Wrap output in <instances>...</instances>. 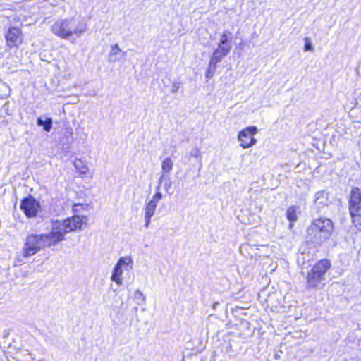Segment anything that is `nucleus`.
<instances>
[{
    "label": "nucleus",
    "instance_id": "nucleus-1",
    "mask_svg": "<svg viewBox=\"0 0 361 361\" xmlns=\"http://www.w3.org/2000/svg\"><path fill=\"white\" fill-rule=\"evenodd\" d=\"M88 218L85 216L75 215L63 221L52 224L51 231L46 234H29L24 243L23 255L25 257L32 256L45 247L56 245L64 240L65 234L82 229L87 225Z\"/></svg>",
    "mask_w": 361,
    "mask_h": 361
},
{
    "label": "nucleus",
    "instance_id": "nucleus-2",
    "mask_svg": "<svg viewBox=\"0 0 361 361\" xmlns=\"http://www.w3.org/2000/svg\"><path fill=\"white\" fill-rule=\"evenodd\" d=\"M87 29V24L77 18H67L55 22L51 32L59 37L67 39L72 35L80 37Z\"/></svg>",
    "mask_w": 361,
    "mask_h": 361
},
{
    "label": "nucleus",
    "instance_id": "nucleus-3",
    "mask_svg": "<svg viewBox=\"0 0 361 361\" xmlns=\"http://www.w3.org/2000/svg\"><path fill=\"white\" fill-rule=\"evenodd\" d=\"M231 32L229 30H225L221 35L218 47L214 51L210 59V65H216L223 58L227 56L231 50Z\"/></svg>",
    "mask_w": 361,
    "mask_h": 361
},
{
    "label": "nucleus",
    "instance_id": "nucleus-4",
    "mask_svg": "<svg viewBox=\"0 0 361 361\" xmlns=\"http://www.w3.org/2000/svg\"><path fill=\"white\" fill-rule=\"evenodd\" d=\"M331 266L328 260L323 259L319 261L308 273L307 276V283L311 288H317L324 280V275Z\"/></svg>",
    "mask_w": 361,
    "mask_h": 361
},
{
    "label": "nucleus",
    "instance_id": "nucleus-5",
    "mask_svg": "<svg viewBox=\"0 0 361 361\" xmlns=\"http://www.w3.org/2000/svg\"><path fill=\"white\" fill-rule=\"evenodd\" d=\"M310 229L319 235L320 242H324L331 235L334 231V224L329 219L319 218L312 222Z\"/></svg>",
    "mask_w": 361,
    "mask_h": 361
},
{
    "label": "nucleus",
    "instance_id": "nucleus-6",
    "mask_svg": "<svg viewBox=\"0 0 361 361\" xmlns=\"http://www.w3.org/2000/svg\"><path fill=\"white\" fill-rule=\"evenodd\" d=\"M133 260L130 257H123L119 259L115 265L111 274V279L118 285L122 284L121 275L124 270H128V267H133Z\"/></svg>",
    "mask_w": 361,
    "mask_h": 361
},
{
    "label": "nucleus",
    "instance_id": "nucleus-7",
    "mask_svg": "<svg viewBox=\"0 0 361 361\" xmlns=\"http://www.w3.org/2000/svg\"><path fill=\"white\" fill-rule=\"evenodd\" d=\"M257 132V129L255 126H249L240 131L238 136L240 145L244 149L255 145L257 140L253 136Z\"/></svg>",
    "mask_w": 361,
    "mask_h": 361
},
{
    "label": "nucleus",
    "instance_id": "nucleus-8",
    "mask_svg": "<svg viewBox=\"0 0 361 361\" xmlns=\"http://www.w3.org/2000/svg\"><path fill=\"white\" fill-rule=\"evenodd\" d=\"M5 38L8 47H18L23 42L24 35L20 28L11 27L6 34Z\"/></svg>",
    "mask_w": 361,
    "mask_h": 361
},
{
    "label": "nucleus",
    "instance_id": "nucleus-9",
    "mask_svg": "<svg viewBox=\"0 0 361 361\" xmlns=\"http://www.w3.org/2000/svg\"><path fill=\"white\" fill-rule=\"evenodd\" d=\"M39 207V203L32 197L25 198L23 200L20 208L27 217H34L37 215Z\"/></svg>",
    "mask_w": 361,
    "mask_h": 361
},
{
    "label": "nucleus",
    "instance_id": "nucleus-10",
    "mask_svg": "<svg viewBox=\"0 0 361 361\" xmlns=\"http://www.w3.org/2000/svg\"><path fill=\"white\" fill-rule=\"evenodd\" d=\"M156 207H157V204H155L154 201H151V200L146 205V207L145 209V226L146 228L149 227V225L150 223V219L154 215Z\"/></svg>",
    "mask_w": 361,
    "mask_h": 361
},
{
    "label": "nucleus",
    "instance_id": "nucleus-11",
    "mask_svg": "<svg viewBox=\"0 0 361 361\" xmlns=\"http://www.w3.org/2000/svg\"><path fill=\"white\" fill-rule=\"evenodd\" d=\"M349 209L353 222L355 226L361 225V204L350 206Z\"/></svg>",
    "mask_w": 361,
    "mask_h": 361
},
{
    "label": "nucleus",
    "instance_id": "nucleus-12",
    "mask_svg": "<svg viewBox=\"0 0 361 361\" xmlns=\"http://www.w3.org/2000/svg\"><path fill=\"white\" fill-rule=\"evenodd\" d=\"M349 204L350 206L361 204V192L357 187L351 190Z\"/></svg>",
    "mask_w": 361,
    "mask_h": 361
},
{
    "label": "nucleus",
    "instance_id": "nucleus-13",
    "mask_svg": "<svg viewBox=\"0 0 361 361\" xmlns=\"http://www.w3.org/2000/svg\"><path fill=\"white\" fill-rule=\"evenodd\" d=\"M73 165L78 172L81 175H86L89 172L87 165L80 159H75L73 161Z\"/></svg>",
    "mask_w": 361,
    "mask_h": 361
},
{
    "label": "nucleus",
    "instance_id": "nucleus-14",
    "mask_svg": "<svg viewBox=\"0 0 361 361\" xmlns=\"http://www.w3.org/2000/svg\"><path fill=\"white\" fill-rule=\"evenodd\" d=\"M173 167V161L171 158H166L161 162L162 176L170 173Z\"/></svg>",
    "mask_w": 361,
    "mask_h": 361
},
{
    "label": "nucleus",
    "instance_id": "nucleus-15",
    "mask_svg": "<svg viewBox=\"0 0 361 361\" xmlns=\"http://www.w3.org/2000/svg\"><path fill=\"white\" fill-rule=\"evenodd\" d=\"M286 216H287L288 219L291 222L290 224V228H292L293 227L292 223L294 221H296L298 219V214H297V210H296L295 207H289L286 212Z\"/></svg>",
    "mask_w": 361,
    "mask_h": 361
},
{
    "label": "nucleus",
    "instance_id": "nucleus-16",
    "mask_svg": "<svg viewBox=\"0 0 361 361\" xmlns=\"http://www.w3.org/2000/svg\"><path fill=\"white\" fill-rule=\"evenodd\" d=\"M121 52V49L119 48L118 44L111 46V51L109 53V60L111 61H116L117 60V55Z\"/></svg>",
    "mask_w": 361,
    "mask_h": 361
},
{
    "label": "nucleus",
    "instance_id": "nucleus-17",
    "mask_svg": "<svg viewBox=\"0 0 361 361\" xmlns=\"http://www.w3.org/2000/svg\"><path fill=\"white\" fill-rule=\"evenodd\" d=\"M37 123L38 126H43L45 131H50L52 126V120L51 118H48L47 121L38 118Z\"/></svg>",
    "mask_w": 361,
    "mask_h": 361
},
{
    "label": "nucleus",
    "instance_id": "nucleus-18",
    "mask_svg": "<svg viewBox=\"0 0 361 361\" xmlns=\"http://www.w3.org/2000/svg\"><path fill=\"white\" fill-rule=\"evenodd\" d=\"M215 69H216V65L215 66L210 65V62H209L208 69L205 74L206 78H211L214 73Z\"/></svg>",
    "mask_w": 361,
    "mask_h": 361
},
{
    "label": "nucleus",
    "instance_id": "nucleus-19",
    "mask_svg": "<svg viewBox=\"0 0 361 361\" xmlns=\"http://www.w3.org/2000/svg\"><path fill=\"white\" fill-rule=\"evenodd\" d=\"M135 298L141 302H144L145 300V297L144 296L143 293L137 290L135 292Z\"/></svg>",
    "mask_w": 361,
    "mask_h": 361
},
{
    "label": "nucleus",
    "instance_id": "nucleus-20",
    "mask_svg": "<svg viewBox=\"0 0 361 361\" xmlns=\"http://www.w3.org/2000/svg\"><path fill=\"white\" fill-rule=\"evenodd\" d=\"M162 198V194L160 192H157L152 197L151 201H154L155 204H157V202Z\"/></svg>",
    "mask_w": 361,
    "mask_h": 361
},
{
    "label": "nucleus",
    "instance_id": "nucleus-21",
    "mask_svg": "<svg viewBox=\"0 0 361 361\" xmlns=\"http://www.w3.org/2000/svg\"><path fill=\"white\" fill-rule=\"evenodd\" d=\"M305 41H306V43L305 44V47H304L305 51H312L313 50V47H312V44L309 42L308 38H305Z\"/></svg>",
    "mask_w": 361,
    "mask_h": 361
},
{
    "label": "nucleus",
    "instance_id": "nucleus-22",
    "mask_svg": "<svg viewBox=\"0 0 361 361\" xmlns=\"http://www.w3.org/2000/svg\"><path fill=\"white\" fill-rule=\"evenodd\" d=\"M180 85L178 83H173L172 85V92H176L179 90Z\"/></svg>",
    "mask_w": 361,
    "mask_h": 361
},
{
    "label": "nucleus",
    "instance_id": "nucleus-23",
    "mask_svg": "<svg viewBox=\"0 0 361 361\" xmlns=\"http://www.w3.org/2000/svg\"><path fill=\"white\" fill-rule=\"evenodd\" d=\"M82 207L83 206L82 204H76L73 205V209L75 212H78L80 210V207Z\"/></svg>",
    "mask_w": 361,
    "mask_h": 361
},
{
    "label": "nucleus",
    "instance_id": "nucleus-24",
    "mask_svg": "<svg viewBox=\"0 0 361 361\" xmlns=\"http://www.w3.org/2000/svg\"><path fill=\"white\" fill-rule=\"evenodd\" d=\"M200 154V152L198 150H196L193 154L194 157H198Z\"/></svg>",
    "mask_w": 361,
    "mask_h": 361
},
{
    "label": "nucleus",
    "instance_id": "nucleus-25",
    "mask_svg": "<svg viewBox=\"0 0 361 361\" xmlns=\"http://www.w3.org/2000/svg\"><path fill=\"white\" fill-rule=\"evenodd\" d=\"M276 266L274 267V268L272 269V271H274V269H276Z\"/></svg>",
    "mask_w": 361,
    "mask_h": 361
}]
</instances>
